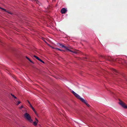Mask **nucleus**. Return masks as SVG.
Segmentation results:
<instances>
[{
  "instance_id": "16",
  "label": "nucleus",
  "mask_w": 127,
  "mask_h": 127,
  "mask_svg": "<svg viewBox=\"0 0 127 127\" xmlns=\"http://www.w3.org/2000/svg\"><path fill=\"white\" fill-rule=\"evenodd\" d=\"M39 61H40V62H42V60H41V59H40Z\"/></svg>"
},
{
  "instance_id": "18",
  "label": "nucleus",
  "mask_w": 127,
  "mask_h": 127,
  "mask_svg": "<svg viewBox=\"0 0 127 127\" xmlns=\"http://www.w3.org/2000/svg\"><path fill=\"white\" fill-rule=\"evenodd\" d=\"M33 110V111H34V113H35V114H36V112L35 111V109H34V110Z\"/></svg>"
},
{
  "instance_id": "1",
  "label": "nucleus",
  "mask_w": 127,
  "mask_h": 127,
  "mask_svg": "<svg viewBox=\"0 0 127 127\" xmlns=\"http://www.w3.org/2000/svg\"><path fill=\"white\" fill-rule=\"evenodd\" d=\"M71 92L77 98L80 99L81 101L85 103L87 106L89 107L90 106V105L88 103L86 100L81 97L79 95L75 93L73 91H72Z\"/></svg>"
},
{
  "instance_id": "4",
  "label": "nucleus",
  "mask_w": 127,
  "mask_h": 127,
  "mask_svg": "<svg viewBox=\"0 0 127 127\" xmlns=\"http://www.w3.org/2000/svg\"><path fill=\"white\" fill-rule=\"evenodd\" d=\"M119 104L121 105L124 108H127V105H126L123 102L120 101L119 102Z\"/></svg>"
},
{
  "instance_id": "21",
  "label": "nucleus",
  "mask_w": 127,
  "mask_h": 127,
  "mask_svg": "<svg viewBox=\"0 0 127 127\" xmlns=\"http://www.w3.org/2000/svg\"><path fill=\"white\" fill-rule=\"evenodd\" d=\"M42 63H44V62L43 61H42Z\"/></svg>"
},
{
  "instance_id": "19",
  "label": "nucleus",
  "mask_w": 127,
  "mask_h": 127,
  "mask_svg": "<svg viewBox=\"0 0 127 127\" xmlns=\"http://www.w3.org/2000/svg\"><path fill=\"white\" fill-rule=\"evenodd\" d=\"M14 97L15 99H16L17 100V97L15 96H14Z\"/></svg>"
},
{
  "instance_id": "5",
  "label": "nucleus",
  "mask_w": 127,
  "mask_h": 127,
  "mask_svg": "<svg viewBox=\"0 0 127 127\" xmlns=\"http://www.w3.org/2000/svg\"><path fill=\"white\" fill-rule=\"evenodd\" d=\"M66 9L64 8H63L61 10V12L62 14L65 13H66Z\"/></svg>"
},
{
  "instance_id": "7",
  "label": "nucleus",
  "mask_w": 127,
  "mask_h": 127,
  "mask_svg": "<svg viewBox=\"0 0 127 127\" xmlns=\"http://www.w3.org/2000/svg\"><path fill=\"white\" fill-rule=\"evenodd\" d=\"M26 58L29 61H30L31 62L33 63V62L30 60V59L27 57L26 56Z\"/></svg>"
},
{
  "instance_id": "6",
  "label": "nucleus",
  "mask_w": 127,
  "mask_h": 127,
  "mask_svg": "<svg viewBox=\"0 0 127 127\" xmlns=\"http://www.w3.org/2000/svg\"><path fill=\"white\" fill-rule=\"evenodd\" d=\"M35 121L33 122V125L35 126H36L37 125L38 122V121L36 118H35Z\"/></svg>"
},
{
  "instance_id": "15",
  "label": "nucleus",
  "mask_w": 127,
  "mask_h": 127,
  "mask_svg": "<svg viewBox=\"0 0 127 127\" xmlns=\"http://www.w3.org/2000/svg\"><path fill=\"white\" fill-rule=\"evenodd\" d=\"M23 106L22 105L20 107H19V108L20 109H21L22 108H23Z\"/></svg>"
},
{
  "instance_id": "9",
  "label": "nucleus",
  "mask_w": 127,
  "mask_h": 127,
  "mask_svg": "<svg viewBox=\"0 0 127 127\" xmlns=\"http://www.w3.org/2000/svg\"><path fill=\"white\" fill-rule=\"evenodd\" d=\"M33 57L35 58L36 59H37V60H39L40 59H39L38 57H37L36 56H35V55H34L33 56Z\"/></svg>"
},
{
  "instance_id": "20",
  "label": "nucleus",
  "mask_w": 127,
  "mask_h": 127,
  "mask_svg": "<svg viewBox=\"0 0 127 127\" xmlns=\"http://www.w3.org/2000/svg\"><path fill=\"white\" fill-rule=\"evenodd\" d=\"M11 95L12 96L14 97V95H13L12 94H11Z\"/></svg>"
},
{
  "instance_id": "2",
  "label": "nucleus",
  "mask_w": 127,
  "mask_h": 127,
  "mask_svg": "<svg viewBox=\"0 0 127 127\" xmlns=\"http://www.w3.org/2000/svg\"><path fill=\"white\" fill-rule=\"evenodd\" d=\"M59 46L60 48H63L64 49L66 50H67L69 51H70L71 52L75 54H78V51L76 50H71L69 49H68L67 47L66 46L64 45L63 44H59Z\"/></svg>"
},
{
  "instance_id": "17",
  "label": "nucleus",
  "mask_w": 127,
  "mask_h": 127,
  "mask_svg": "<svg viewBox=\"0 0 127 127\" xmlns=\"http://www.w3.org/2000/svg\"><path fill=\"white\" fill-rule=\"evenodd\" d=\"M27 101H28V103H29V104L30 105V104H30V102H29V101L28 100H27Z\"/></svg>"
},
{
  "instance_id": "8",
  "label": "nucleus",
  "mask_w": 127,
  "mask_h": 127,
  "mask_svg": "<svg viewBox=\"0 0 127 127\" xmlns=\"http://www.w3.org/2000/svg\"><path fill=\"white\" fill-rule=\"evenodd\" d=\"M33 57L35 58L36 59H37V60H39L40 59H39L38 57H37L36 56H35V55H34L33 56Z\"/></svg>"
},
{
  "instance_id": "3",
  "label": "nucleus",
  "mask_w": 127,
  "mask_h": 127,
  "mask_svg": "<svg viewBox=\"0 0 127 127\" xmlns=\"http://www.w3.org/2000/svg\"><path fill=\"white\" fill-rule=\"evenodd\" d=\"M24 118L31 123L33 122V120L31 119L30 115L27 113H25L24 115Z\"/></svg>"
},
{
  "instance_id": "14",
  "label": "nucleus",
  "mask_w": 127,
  "mask_h": 127,
  "mask_svg": "<svg viewBox=\"0 0 127 127\" xmlns=\"http://www.w3.org/2000/svg\"><path fill=\"white\" fill-rule=\"evenodd\" d=\"M42 40H43V41H44V42L46 43L47 44H48V43H47V42L45 40H44V38H42Z\"/></svg>"
},
{
  "instance_id": "11",
  "label": "nucleus",
  "mask_w": 127,
  "mask_h": 127,
  "mask_svg": "<svg viewBox=\"0 0 127 127\" xmlns=\"http://www.w3.org/2000/svg\"><path fill=\"white\" fill-rule=\"evenodd\" d=\"M15 101L17 102V105H18V104H19L20 103H21V102L19 101H17V102H16V100H15Z\"/></svg>"
},
{
  "instance_id": "13",
  "label": "nucleus",
  "mask_w": 127,
  "mask_h": 127,
  "mask_svg": "<svg viewBox=\"0 0 127 127\" xmlns=\"http://www.w3.org/2000/svg\"><path fill=\"white\" fill-rule=\"evenodd\" d=\"M0 8H1V9H2V10H3L4 11H5V12H7V11L6 10L4 9V8H0Z\"/></svg>"
},
{
  "instance_id": "12",
  "label": "nucleus",
  "mask_w": 127,
  "mask_h": 127,
  "mask_svg": "<svg viewBox=\"0 0 127 127\" xmlns=\"http://www.w3.org/2000/svg\"><path fill=\"white\" fill-rule=\"evenodd\" d=\"M55 49L57 50H59V51H62L61 49H59L58 48H55Z\"/></svg>"
},
{
  "instance_id": "10",
  "label": "nucleus",
  "mask_w": 127,
  "mask_h": 127,
  "mask_svg": "<svg viewBox=\"0 0 127 127\" xmlns=\"http://www.w3.org/2000/svg\"><path fill=\"white\" fill-rule=\"evenodd\" d=\"M30 107L33 110H34V108L32 106V105H31V104H30Z\"/></svg>"
}]
</instances>
